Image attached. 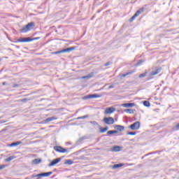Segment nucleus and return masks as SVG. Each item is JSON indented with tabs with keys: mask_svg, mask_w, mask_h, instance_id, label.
Returning <instances> with one entry per match:
<instances>
[{
	"mask_svg": "<svg viewBox=\"0 0 179 179\" xmlns=\"http://www.w3.org/2000/svg\"><path fill=\"white\" fill-rule=\"evenodd\" d=\"M34 27V22H29L20 30V33H27Z\"/></svg>",
	"mask_w": 179,
	"mask_h": 179,
	"instance_id": "f257e3e1",
	"label": "nucleus"
},
{
	"mask_svg": "<svg viewBox=\"0 0 179 179\" xmlns=\"http://www.w3.org/2000/svg\"><path fill=\"white\" fill-rule=\"evenodd\" d=\"M75 47H71L66 49H63L62 50L56 51L52 52V55H57L58 54H64V52H71V51H73L75 50Z\"/></svg>",
	"mask_w": 179,
	"mask_h": 179,
	"instance_id": "f03ea898",
	"label": "nucleus"
},
{
	"mask_svg": "<svg viewBox=\"0 0 179 179\" xmlns=\"http://www.w3.org/2000/svg\"><path fill=\"white\" fill-rule=\"evenodd\" d=\"M52 174V171L46 172V173H41L37 175H32V178L40 179L41 177H50Z\"/></svg>",
	"mask_w": 179,
	"mask_h": 179,
	"instance_id": "7ed1b4c3",
	"label": "nucleus"
},
{
	"mask_svg": "<svg viewBox=\"0 0 179 179\" xmlns=\"http://www.w3.org/2000/svg\"><path fill=\"white\" fill-rule=\"evenodd\" d=\"M103 122L106 124V125H113L114 124V118L110 117H103Z\"/></svg>",
	"mask_w": 179,
	"mask_h": 179,
	"instance_id": "20e7f679",
	"label": "nucleus"
},
{
	"mask_svg": "<svg viewBox=\"0 0 179 179\" xmlns=\"http://www.w3.org/2000/svg\"><path fill=\"white\" fill-rule=\"evenodd\" d=\"M129 128H130V129H132L133 131H135V129H139V128H141V122H136L130 125Z\"/></svg>",
	"mask_w": 179,
	"mask_h": 179,
	"instance_id": "39448f33",
	"label": "nucleus"
},
{
	"mask_svg": "<svg viewBox=\"0 0 179 179\" xmlns=\"http://www.w3.org/2000/svg\"><path fill=\"white\" fill-rule=\"evenodd\" d=\"M54 149L56 152H58L59 153H66V152H68V150L61 146H55Z\"/></svg>",
	"mask_w": 179,
	"mask_h": 179,
	"instance_id": "423d86ee",
	"label": "nucleus"
},
{
	"mask_svg": "<svg viewBox=\"0 0 179 179\" xmlns=\"http://www.w3.org/2000/svg\"><path fill=\"white\" fill-rule=\"evenodd\" d=\"M29 41H33V39L30 38H21L17 40V43H29Z\"/></svg>",
	"mask_w": 179,
	"mask_h": 179,
	"instance_id": "0eeeda50",
	"label": "nucleus"
},
{
	"mask_svg": "<svg viewBox=\"0 0 179 179\" xmlns=\"http://www.w3.org/2000/svg\"><path fill=\"white\" fill-rule=\"evenodd\" d=\"M61 162V158H57L55 159H53L50 164L48 165L49 167H52V166H55V164H58Z\"/></svg>",
	"mask_w": 179,
	"mask_h": 179,
	"instance_id": "6e6552de",
	"label": "nucleus"
},
{
	"mask_svg": "<svg viewBox=\"0 0 179 179\" xmlns=\"http://www.w3.org/2000/svg\"><path fill=\"white\" fill-rule=\"evenodd\" d=\"M99 97H101V96L97 94H94L87 95L86 96H85V99H99Z\"/></svg>",
	"mask_w": 179,
	"mask_h": 179,
	"instance_id": "1a4fd4ad",
	"label": "nucleus"
},
{
	"mask_svg": "<svg viewBox=\"0 0 179 179\" xmlns=\"http://www.w3.org/2000/svg\"><path fill=\"white\" fill-rule=\"evenodd\" d=\"M114 111H115V108L113 107H110V108H107L105 110V113L106 114H113V113H114Z\"/></svg>",
	"mask_w": 179,
	"mask_h": 179,
	"instance_id": "9d476101",
	"label": "nucleus"
},
{
	"mask_svg": "<svg viewBox=\"0 0 179 179\" xmlns=\"http://www.w3.org/2000/svg\"><path fill=\"white\" fill-rule=\"evenodd\" d=\"M161 71H162V69L156 68L155 71H153L150 73V76H155L157 75V73H160Z\"/></svg>",
	"mask_w": 179,
	"mask_h": 179,
	"instance_id": "9b49d317",
	"label": "nucleus"
},
{
	"mask_svg": "<svg viewBox=\"0 0 179 179\" xmlns=\"http://www.w3.org/2000/svg\"><path fill=\"white\" fill-rule=\"evenodd\" d=\"M55 120H57V117L52 116L51 117H48V118L45 119V120H43V123L48 124V122H51V121H54Z\"/></svg>",
	"mask_w": 179,
	"mask_h": 179,
	"instance_id": "f8f14e48",
	"label": "nucleus"
},
{
	"mask_svg": "<svg viewBox=\"0 0 179 179\" xmlns=\"http://www.w3.org/2000/svg\"><path fill=\"white\" fill-rule=\"evenodd\" d=\"M94 76V73L92 72L89 73L87 76H83L81 78L82 79H90L91 78H93Z\"/></svg>",
	"mask_w": 179,
	"mask_h": 179,
	"instance_id": "ddd939ff",
	"label": "nucleus"
},
{
	"mask_svg": "<svg viewBox=\"0 0 179 179\" xmlns=\"http://www.w3.org/2000/svg\"><path fill=\"white\" fill-rule=\"evenodd\" d=\"M135 72H136V70H131L125 74H122V78H125V76H128V75H132V73H135Z\"/></svg>",
	"mask_w": 179,
	"mask_h": 179,
	"instance_id": "4468645a",
	"label": "nucleus"
},
{
	"mask_svg": "<svg viewBox=\"0 0 179 179\" xmlns=\"http://www.w3.org/2000/svg\"><path fill=\"white\" fill-rule=\"evenodd\" d=\"M122 107H125V108H128V107H135V103H122Z\"/></svg>",
	"mask_w": 179,
	"mask_h": 179,
	"instance_id": "2eb2a0df",
	"label": "nucleus"
},
{
	"mask_svg": "<svg viewBox=\"0 0 179 179\" xmlns=\"http://www.w3.org/2000/svg\"><path fill=\"white\" fill-rule=\"evenodd\" d=\"M121 151V147L120 146H114L111 148V152H120Z\"/></svg>",
	"mask_w": 179,
	"mask_h": 179,
	"instance_id": "dca6fc26",
	"label": "nucleus"
},
{
	"mask_svg": "<svg viewBox=\"0 0 179 179\" xmlns=\"http://www.w3.org/2000/svg\"><path fill=\"white\" fill-rule=\"evenodd\" d=\"M115 128H116V129H117V131H120V132L125 129V127L121 125H116L115 126Z\"/></svg>",
	"mask_w": 179,
	"mask_h": 179,
	"instance_id": "f3484780",
	"label": "nucleus"
},
{
	"mask_svg": "<svg viewBox=\"0 0 179 179\" xmlns=\"http://www.w3.org/2000/svg\"><path fill=\"white\" fill-rule=\"evenodd\" d=\"M22 143V141H17L15 143H13L11 144H9L10 148H13V146H18V145H20Z\"/></svg>",
	"mask_w": 179,
	"mask_h": 179,
	"instance_id": "a211bd4d",
	"label": "nucleus"
},
{
	"mask_svg": "<svg viewBox=\"0 0 179 179\" xmlns=\"http://www.w3.org/2000/svg\"><path fill=\"white\" fill-rule=\"evenodd\" d=\"M13 159H16V157H15V156H10V157H8V158H6V159H4V162H12V160H13Z\"/></svg>",
	"mask_w": 179,
	"mask_h": 179,
	"instance_id": "6ab92c4d",
	"label": "nucleus"
},
{
	"mask_svg": "<svg viewBox=\"0 0 179 179\" xmlns=\"http://www.w3.org/2000/svg\"><path fill=\"white\" fill-rule=\"evenodd\" d=\"M40 163H41V159H35L32 160L33 164H40Z\"/></svg>",
	"mask_w": 179,
	"mask_h": 179,
	"instance_id": "aec40b11",
	"label": "nucleus"
},
{
	"mask_svg": "<svg viewBox=\"0 0 179 179\" xmlns=\"http://www.w3.org/2000/svg\"><path fill=\"white\" fill-rule=\"evenodd\" d=\"M108 131V127H106L104 128H100V132L101 134H104V132H107Z\"/></svg>",
	"mask_w": 179,
	"mask_h": 179,
	"instance_id": "412c9836",
	"label": "nucleus"
},
{
	"mask_svg": "<svg viewBox=\"0 0 179 179\" xmlns=\"http://www.w3.org/2000/svg\"><path fill=\"white\" fill-rule=\"evenodd\" d=\"M113 134H118V131L110 130L107 132V135H113Z\"/></svg>",
	"mask_w": 179,
	"mask_h": 179,
	"instance_id": "4be33fe9",
	"label": "nucleus"
},
{
	"mask_svg": "<svg viewBox=\"0 0 179 179\" xmlns=\"http://www.w3.org/2000/svg\"><path fill=\"white\" fill-rule=\"evenodd\" d=\"M122 166H124V164H117L113 165V169H118L120 167H122Z\"/></svg>",
	"mask_w": 179,
	"mask_h": 179,
	"instance_id": "5701e85b",
	"label": "nucleus"
},
{
	"mask_svg": "<svg viewBox=\"0 0 179 179\" xmlns=\"http://www.w3.org/2000/svg\"><path fill=\"white\" fill-rule=\"evenodd\" d=\"M143 106H145V107H150V102L148 101H144Z\"/></svg>",
	"mask_w": 179,
	"mask_h": 179,
	"instance_id": "b1692460",
	"label": "nucleus"
},
{
	"mask_svg": "<svg viewBox=\"0 0 179 179\" xmlns=\"http://www.w3.org/2000/svg\"><path fill=\"white\" fill-rule=\"evenodd\" d=\"M125 113H128L129 114H134V110L133 109H125Z\"/></svg>",
	"mask_w": 179,
	"mask_h": 179,
	"instance_id": "393cba45",
	"label": "nucleus"
},
{
	"mask_svg": "<svg viewBox=\"0 0 179 179\" xmlns=\"http://www.w3.org/2000/svg\"><path fill=\"white\" fill-rule=\"evenodd\" d=\"M146 75H148V71H145V73L140 74L138 76V78H145V76H146Z\"/></svg>",
	"mask_w": 179,
	"mask_h": 179,
	"instance_id": "a878e982",
	"label": "nucleus"
},
{
	"mask_svg": "<svg viewBox=\"0 0 179 179\" xmlns=\"http://www.w3.org/2000/svg\"><path fill=\"white\" fill-rule=\"evenodd\" d=\"M88 117H89V115H87L78 117H77V120H85V118H88Z\"/></svg>",
	"mask_w": 179,
	"mask_h": 179,
	"instance_id": "bb28decb",
	"label": "nucleus"
},
{
	"mask_svg": "<svg viewBox=\"0 0 179 179\" xmlns=\"http://www.w3.org/2000/svg\"><path fill=\"white\" fill-rule=\"evenodd\" d=\"M73 164V161L71 160V159H67L66 160L65 164Z\"/></svg>",
	"mask_w": 179,
	"mask_h": 179,
	"instance_id": "cd10ccee",
	"label": "nucleus"
},
{
	"mask_svg": "<svg viewBox=\"0 0 179 179\" xmlns=\"http://www.w3.org/2000/svg\"><path fill=\"white\" fill-rule=\"evenodd\" d=\"M138 16L136 15V14H134L130 19H129V22H134V20H135V19Z\"/></svg>",
	"mask_w": 179,
	"mask_h": 179,
	"instance_id": "c85d7f7f",
	"label": "nucleus"
},
{
	"mask_svg": "<svg viewBox=\"0 0 179 179\" xmlns=\"http://www.w3.org/2000/svg\"><path fill=\"white\" fill-rule=\"evenodd\" d=\"M143 62V60H139L136 64V66H139V65H142Z\"/></svg>",
	"mask_w": 179,
	"mask_h": 179,
	"instance_id": "c756f323",
	"label": "nucleus"
},
{
	"mask_svg": "<svg viewBox=\"0 0 179 179\" xmlns=\"http://www.w3.org/2000/svg\"><path fill=\"white\" fill-rule=\"evenodd\" d=\"M127 135H131V136L136 135V132L130 131V132H128Z\"/></svg>",
	"mask_w": 179,
	"mask_h": 179,
	"instance_id": "7c9ffc66",
	"label": "nucleus"
},
{
	"mask_svg": "<svg viewBox=\"0 0 179 179\" xmlns=\"http://www.w3.org/2000/svg\"><path fill=\"white\" fill-rule=\"evenodd\" d=\"M90 124H92V125H99V123H97L96 121H91Z\"/></svg>",
	"mask_w": 179,
	"mask_h": 179,
	"instance_id": "2f4dec72",
	"label": "nucleus"
},
{
	"mask_svg": "<svg viewBox=\"0 0 179 179\" xmlns=\"http://www.w3.org/2000/svg\"><path fill=\"white\" fill-rule=\"evenodd\" d=\"M141 13H141L140 10H138L136 11V13H135V15H136V16H139V15H141Z\"/></svg>",
	"mask_w": 179,
	"mask_h": 179,
	"instance_id": "473e14b6",
	"label": "nucleus"
},
{
	"mask_svg": "<svg viewBox=\"0 0 179 179\" xmlns=\"http://www.w3.org/2000/svg\"><path fill=\"white\" fill-rule=\"evenodd\" d=\"M138 10L142 13L145 10V8H141Z\"/></svg>",
	"mask_w": 179,
	"mask_h": 179,
	"instance_id": "72a5a7b5",
	"label": "nucleus"
},
{
	"mask_svg": "<svg viewBox=\"0 0 179 179\" xmlns=\"http://www.w3.org/2000/svg\"><path fill=\"white\" fill-rule=\"evenodd\" d=\"M21 101H22V103H26V101H27V99H23Z\"/></svg>",
	"mask_w": 179,
	"mask_h": 179,
	"instance_id": "f704fd0d",
	"label": "nucleus"
},
{
	"mask_svg": "<svg viewBox=\"0 0 179 179\" xmlns=\"http://www.w3.org/2000/svg\"><path fill=\"white\" fill-rule=\"evenodd\" d=\"M5 169V165L0 166V170Z\"/></svg>",
	"mask_w": 179,
	"mask_h": 179,
	"instance_id": "c9c22d12",
	"label": "nucleus"
},
{
	"mask_svg": "<svg viewBox=\"0 0 179 179\" xmlns=\"http://www.w3.org/2000/svg\"><path fill=\"white\" fill-rule=\"evenodd\" d=\"M13 87H19V85H17V84H14V85H13Z\"/></svg>",
	"mask_w": 179,
	"mask_h": 179,
	"instance_id": "e433bc0d",
	"label": "nucleus"
},
{
	"mask_svg": "<svg viewBox=\"0 0 179 179\" xmlns=\"http://www.w3.org/2000/svg\"><path fill=\"white\" fill-rule=\"evenodd\" d=\"M108 89H114V85H111L108 87Z\"/></svg>",
	"mask_w": 179,
	"mask_h": 179,
	"instance_id": "4c0bfd02",
	"label": "nucleus"
},
{
	"mask_svg": "<svg viewBox=\"0 0 179 179\" xmlns=\"http://www.w3.org/2000/svg\"><path fill=\"white\" fill-rule=\"evenodd\" d=\"M108 65H110V62H108L105 64V66H108Z\"/></svg>",
	"mask_w": 179,
	"mask_h": 179,
	"instance_id": "58836bf2",
	"label": "nucleus"
},
{
	"mask_svg": "<svg viewBox=\"0 0 179 179\" xmlns=\"http://www.w3.org/2000/svg\"><path fill=\"white\" fill-rule=\"evenodd\" d=\"M5 85H6V82H3V83H2V85H3V86H5Z\"/></svg>",
	"mask_w": 179,
	"mask_h": 179,
	"instance_id": "ea45409f",
	"label": "nucleus"
},
{
	"mask_svg": "<svg viewBox=\"0 0 179 179\" xmlns=\"http://www.w3.org/2000/svg\"><path fill=\"white\" fill-rule=\"evenodd\" d=\"M0 61H1V59H0Z\"/></svg>",
	"mask_w": 179,
	"mask_h": 179,
	"instance_id": "a19ab883",
	"label": "nucleus"
}]
</instances>
